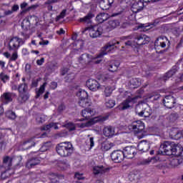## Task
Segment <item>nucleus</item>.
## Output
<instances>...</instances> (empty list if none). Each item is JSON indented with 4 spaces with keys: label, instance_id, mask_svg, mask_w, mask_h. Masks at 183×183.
<instances>
[{
    "label": "nucleus",
    "instance_id": "33",
    "mask_svg": "<svg viewBox=\"0 0 183 183\" xmlns=\"http://www.w3.org/2000/svg\"><path fill=\"white\" fill-rule=\"evenodd\" d=\"M29 99V93L28 92L19 93V100L20 102H26Z\"/></svg>",
    "mask_w": 183,
    "mask_h": 183
},
{
    "label": "nucleus",
    "instance_id": "40",
    "mask_svg": "<svg viewBox=\"0 0 183 183\" xmlns=\"http://www.w3.org/2000/svg\"><path fill=\"white\" fill-rule=\"evenodd\" d=\"M51 145L52 144L51 143V142H46L41 146L40 151L41 152H45V151H48V149L51 148Z\"/></svg>",
    "mask_w": 183,
    "mask_h": 183
},
{
    "label": "nucleus",
    "instance_id": "32",
    "mask_svg": "<svg viewBox=\"0 0 183 183\" xmlns=\"http://www.w3.org/2000/svg\"><path fill=\"white\" fill-rule=\"evenodd\" d=\"M118 66H119V61H112L109 64V71L110 72H115L118 69Z\"/></svg>",
    "mask_w": 183,
    "mask_h": 183
},
{
    "label": "nucleus",
    "instance_id": "56",
    "mask_svg": "<svg viewBox=\"0 0 183 183\" xmlns=\"http://www.w3.org/2000/svg\"><path fill=\"white\" fill-rule=\"evenodd\" d=\"M37 122L42 124V122H45V119H44V116H39L36 118Z\"/></svg>",
    "mask_w": 183,
    "mask_h": 183
},
{
    "label": "nucleus",
    "instance_id": "41",
    "mask_svg": "<svg viewBox=\"0 0 183 183\" xmlns=\"http://www.w3.org/2000/svg\"><path fill=\"white\" fill-rule=\"evenodd\" d=\"M46 86V83H44L39 88V91L36 92V98H39L44 92H45V86Z\"/></svg>",
    "mask_w": 183,
    "mask_h": 183
},
{
    "label": "nucleus",
    "instance_id": "13",
    "mask_svg": "<svg viewBox=\"0 0 183 183\" xmlns=\"http://www.w3.org/2000/svg\"><path fill=\"white\" fill-rule=\"evenodd\" d=\"M122 12V9H120L119 11L114 12L111 16H109V14L107 13H100L99 15L97 16V21H98V22H99L100 24H102V22L107 21V19H109L110 16H118V15H121Z\"/></svg>",
    "mask_w": 183,
    "mask_h": 183
},
{
    "label": "nucleus",
    "instance_id": "5",
    "mask_svg": "<svg viewBox=\"0 0 183 183\" xmlns=\"http://www.w3.org/2000/svg\"><path fill=\"white\" fill-rule=\"evenodd\" d=\"M109 119V115L107 114L105 116H99L90 119L89 121L81 123L80 124H76L79 128H86L97 124V122H105Z\"/></svg>",
    "mask_w": 183,
    "mask_h": 183
},
{
    "label": "nucleus",
    "instance_id": "39",
    "mask_svg": "<svg viewBox=\"0 0 183 183\" xmlns=\"http://www.w3.org/2000/svg\"><path fill=\"white\" fill-rule=\"evenodd\" d=\"M176 73H177V69H173L169 71L164 76V80L167 81L168 79H169V78H171V76H173V75H175Z\"/></svg>",
    "mask_w": 183,
    "mask_h": 183
},
{
    "label": "nucleus",
    "instance_id": "10",
    "mask_svg": "<svg viewBox=\"0 0 183 183\" xmlns=\"http://www.w3.org/2000/svg\"><path fill=\"white\" fill-rule=\"evenodd\" d=\"M144 129L145 124H144V122L140 120L134 121L129 126V129H132L136 134H139V132H142Z\"/></svg>",
    "mask_w": 183,
    "mask_h": 183
},
{
    "label": "nucleus",
    "instance_id": "16",
    "mask_svg": "<svg viewBox=\"0 0 183 183\" xmlns=\"http://www.w3.org/2000/svg\"><path fill=\"white\" fill-rule=\"evenodd\" d=\"M86 86L90 89V91H98V89H101V86L99 85V83L95 79H89L86 82Z\"/></svg>",
    "mask_w": 183,
    "mask_h": 183
},
{
    "label": "nucleus",
    "instance_id": "15",
    "mask_svg": "<svg viewBox=\"0 0 183 183\" xmlns=\"http://www.w3.org/2000/svg\"><path fill=\"white\" fill-rule=\"evenodd\" d=\"M111 158L114 162L119 164V162H122V161H124L125 156L124 154V152L121 150H115L111 154Z\"/></svg>",
    "mask_w": 183,
    "mask_h": 183
},
{
    "label": "nucleus",
    "instance_id": "18",
    "mask_svg": "<svg viewBox=\"0 0 183 183\" xmlns=\"http://www.w3.org/2000/svg\"><path fill=\"white\" fill-rule=\"evenodd\" d=\"M109 171L107 167L104 165H95L93 167V173L94 175H102V174H107Z\"/></svg>",
    "mask_w": 183,
    "mask_h": 183
},
{
    "label": "nucleus",
    "instance_id": "62",
    "mask_svg": "<svg viewBox=\"0 0 183 183\" xmlns=\"http://www.w3.org/2000/svg\"><path fill=\"white\" fill-rule=\"evenodd\" d=\"M50 124H51V128H54V129H59V127H58V123L51 122Z\"/></svg>",
    "mask_w": 183,
    "mask_h": 183
},
{
    "label": "nucleus",
    "instance_id": "4",
    "mask_svg": "<svg viewBox=\"0 0 183 183\" xmlns=\"http://www.w3.org/2000/svg\"><path fill=\"white\" fill-rule=\"evenodd\" d=\"M25 44V40L18 37L14 36L11 38L9 43V48L10 51H15L11 56H10L9 60L11 61H16L18 59V49L21 45Z\"/></svg>",
    "mask_w": 183,
    "mask_h": 183
},
{
    "label": "nucleus",
    "instance_id": "12",
    "mask_svg": "<svg viewBox=\"0 0 183 183\" xmlns=\"http://www.w3.org/2000/svg\"><path fill=\"white\" fill-rule=\"evenodd\" d=\"M141 98V96H129L128 98L120 104V108L122 110L128 109L131 107V104H135L137 99Z\"/></svg>",
    "mask_w": 183,
    "mask_h": 183
},
{
    "label": "nucleus",
    "instance_id": "43",
    "mask_svg": "<svg viewBox=\"0 0 183 183\" xmlns=\"http://www.w3.org/2000/svg\"><path fill=\"white\" fill-rule=\"evenodd\" d=\"M112 91H114V88H112V86H106L105 89H104L105 97H111V95L112 94Z\"/></svg>",
    "mask_w": 183,
    "mask_h": 183
},
{
    "label": "nucleus",
    "instance_id": "11",
    "mask_svg": "<svg viewBox=\"0 0 183 183\" xmlns=\"http://www.w3.org/2000/svg\"><path fill=\"white\" fill-rule=\"evenodd\" d=\"M174 143L171 142H164L160 146L159 151L162 155H172V147Z\"/></svg>",
    "mask_w": 183,
    "mask_h": 183
},
{
    "label": "nucleus",
    "instance_id": "46",
    "mask_svg": "<svg viewBox=\"0 0 183 183\" xmlns=\"http://www.w3.org/2000/svg\"><path fill=\"white\" fill-rule=\"evenodd\" d=\"M66 128L69 129V131H75V128H76V125L74 123L69 122L66 124Z\"/></svg>",
    "mask_w": 183,
    "mask_h": 183
},
{
    "label": "nucleus",
    "instance_id": "20",
    "mask_svg": "<svg viewBox=\"0 0 183 183\" xmlns=\"http://www.w3.org/2000/svg\"><path fill=\"white\" fill-rule=\"evenodd\" d=\"M169 41H168V38L164 36H160L154 42L155 48H158V46H161V48H165L167 46V44Z\"/></svg>",
    "mask_w": 183,
    "mask_h": 183
},
{
    "label": "nucleus",
    "instance_id": "58",
    "mask_svg": "<svg viewBox=\"0 0 183 183\" xmlns=\"http://www.w3.org/2000/svg\"><path fill=\"white\" fill-rule=\"evenodd\" d=\"M175 139H181L182 138V132H178L176 134H174Z\"/></svg>",
    "mask_w": 183,
    "mask_h": 183
},
{
    "label": "nucleus",
    "instance_id": "29",
    "mask_svg": "<svg viewBox=\"0 0 183 183\" xmlns=\"http://www.w3.org/2000/svg\"><path fill=\"white\" fill-rule=\"evenodd\" d=\"M39 162H41V160H39V159L34 157L28 160L26 164V168L31 169L33 168V167H35V165H38Z\"/></svg>",
    "mask_w": 183,
    "mask_h": 183
},
{
    "label": "nucleus",
    "instance_id": "60",
    "mask_svg": "<svg viewBox=\"0 0 183 183\" xmlns=\"http://www.w3.org/2000/svg\"><path fill=\"white\" fill-rule=\"evenodd\" d=\"M44 62H45V59L44 58H41V59H38L36 61L37 65H39V66L42 65V64H44Z\"/></svg>",
    "mask_w": 183,
    "mask_h": 183
},
{
    "label": "nucleus",
    "instance_id": "28",
    "mask_svg": "<svg viewBox=\"0 0 183 183\" xmlns=\"http://www.w3.org/2000/svg\"><path fill=\"white\" fill-rule=\"evenodd\" d=\"M81 115L83 118L88 119L91 117L95 115V110L91 109H86L81 111Z\"/></svg>",
    "mask_w": 183,
    "mask_h": 183
},
{
    "label": "nucleus",
    "instance_id": "31",
    "mask_svg": "<svg viewBox=\"0 0 183 183\" xmlns=\"http://www.w3.org/2000/svg\"><path fill=\"white\" fill-rule=\"evenodd\" d=\"M94 15L92 13H89L86 16L83 18H80L79 19V22H82L83 24H91V19L94 18Z\"/></svg>",
    "mask_w": 183,
    "mask_h": 183
},
{
    "label": "nucleus",
    "instance_id": "55",
    "mask_svg": "<svg viewBox=\"0 0 183 183\" xmlns=\"http://www.w3.org/2000/svg\"><path fill=\"white\" fill-rule=\"evenodd\" d=\"M150 164H157L158 162L159 159L157 157H149Z\"/></svg>",
    "mask_w": 183,
    "mask_h": 183
},
{
    "label": "nucleus",
    "instance_id": "64",
    "mask_svg": "<svg viewBox=\"0 0 183 183\" xmlns=\"http://www.w3.org/2000/svg\"><path fill=\"white\" fill-rule=\"evenodd\" d=\"M74 78H75V74H68V76H67L68 81H72V79H74Z\"/></svg>",
    "mask_w": 183,
    "mask_h": 183
},
{
    "label": "nucleus",
    "instance_id": "63",
    "mask_svg": "<svg viewBox=\"0 0 183 183\" xmlns=\"http://www.w3.org/2000/svg\"><path fill=\"white\" fill-rule=\"evenodd\" d=\"M59 1H61V0H47L46 1V4H56V3L59 2Z\"/></svg>",
    "mask_w": 183,
    "mask_h": 183
},
{
    "label": "nucleus",
    "instance_id": "61",
    "mask_svg": "<svg viewBox=\"0 0 183 183\" xmlns=\"http://www.w3.org/2000/svg\"><path fill=\"white\" fill-rule=\"evenodd\" d=\"M18 9H19V6H18V4H15L11 7V11H13V12H16Z\"/></svg>",
    "mask_w": 183,
    "mask_h": 183
},
{
    "label": "nucleus",
    "instance_id": "27",
    "mask_svg": "<svg viewBox=\"0 0 183 183\" xmlns=\"http://www.w3.org/2000/svg\"><path fill=\"white\" fill-rule=\"evenodd\" d=\"M137 148L141 152H147L150 148V145L147 142H141L139 143Z\"/></svg>",
    "mask_w": 183,
    "mask_h": 183
},
{
    "label": "nucleus",
    "instance_id": "3",
    "mask_svg": "<svg viewBox=\"0 0 183 183\" xmlns=\"http://www.w3.org/2000/svg\"><path fill=\"white\" fill-rule=\"evenodd\" d=\"M56 151L60 157L66 158L74 154V146L69 142L59 143L56 147Z\"/></svg>",
    "mask_w": 183,
    "mask_h": 183
},
{
    "label": "nucleus",
    "instance_id": "34",
    "mask_svg": "<svg viewBox=\"0 0 183 183\" xmlns=\"http://www.w3.org/2000/svg\"><path fill=\"white\" fill-rule=\"evenodd\" d=\"M76 97H79V99L88 98V92L82 89H79L76 92Z\"/></svg>",
    "mask_w": 183,
    "mask_h": 183
},
{
    "label": "nucleus",
    "instance_id": "59",
    "mask_svg": "<svg viewBox=\"0 0 183 183\" xmlns=\"http://www.w3.org/2000/svg\"><path fill=\"white\" fill-rule=\"evenodd\" d=\"M141 164H142V165H149V164H151L149 162V157L148 159H143L141 162Z\"/></svg>",
    "mask_w": 183,
    "mask_h": 183
},
{
    "label": "nucleus",
    "instance_id": "22",
    "mask_svg": "<svg viewBox=\"0 0 183 183\" xmlns=\"http://www.w3.org/2000/svg\"><path fill=\"white\" fill-rule=\"evenodd\" d=\"M117 26H119V21L118 20H109L104 25V28L108 32L112 31V29H115Z\"/></svg>",
    "mask_w": 183,
    "mask_h": 183
},
{
    "label": "nucleus",
    "instance_id": "9",
    "mask_svg": "<svg viewBox=\"0 0 183 183\" xmlns=\"http://www.w3.org/2000/svg\"><path fill=\"white\" fill-rule=\"evenodd\" d=\"M16 97V94L14 92H6L3 93L0 97V102L2 105H8V104L14 101V98Z\"/></svg>",
    "mask_w": 183,
    "mask_h": 183
},
{
    "label": "nucleus",
    "instance_id": "37",
    "mask_svg": "<svg viewBox=\"0 0 183 183\" xmlns=\"http://www.w3.org/2000/svg\"><path fill=\"white\" fill-rule=\"evenodd\" d=\"M130 84L134 86V88H138L141 85V80L139 79H132L130 80Z\"/></svg>",
    "mask_w": 183,
    "mask_h": 183
},
{
    "label": "nucleus",
    "instance_id": "57",
    "mask_svg": "<svg viewBox=\"0 0 183 183\" xmlns=\"http://www.w3.org/2000/svg\"><path fill=\"white\" fill-rule=\"evenodd\" d=\"M51 125H52V124H51V123L49 124H47V125H44V126L41 128V129H42L43 131H49V129H51V128H52Z\"/></svg>",
    "mask_w": 183,
    "mask_h": 183
},
{
    "label": "nucleus",
    "instance_id": "45",
    "mask_svg": "<svg viewBox=\"0 0 183 183\" xmlns=\"http://www.w3.org/2000/svg\"><path fill=\"white\" fill-rule=\"evenodd\" d=\"M128 178L131 182H134L138 180V176L137 174H134L133 172H130Z\"/></svg>",
    "mask_w": 183,
    "mask_h": 183
},
{
    "label": "nucleus",
    "instance_id": "7",
    "mask_svg": "<svg viewBox=\"0 0 183 183\" xmlns=\"http://www.w3.org/2000/svg\"><path fill=\"white\" fill-rule=\"evenodd\" d=\"M84 31H89L91 38H98L104 34V27L102 24H97L92 27H86Z\"/></svg>",
    "mask_w": 183,
    "mask_h": 183
},
{
    "label": "nucleus",
    "instance_id": "19",
    "mask_svg": "<svg viewBox=\"0 0 183 183\" xmlns=\"http://www.w3.org/2000/svg\"><path fill=\"white\" fill-rule=\"evenodd\" d=\"M176 103L177 102L175 101V98L171 95L166 96L164 99H163V104L164 107L169 109H171V108H174V105H175Z\"/></svg>",
    "mask_w": 183,
    "mask_h": 183
},
{
    "label": "nucleus",
    "instance_id": "1",
    "mask_svg": "<svg viewBox=\"0 0 183 183\" xmlns=\"http://www.w3.org/2000/svg\"><path fill=\"white\" fill-rule=\"evenodd\" d=\"M117 44H119V41H117V40L109 41L104 48L102 49L101 53L96 57H93L88 54H84L79 57L78 61L79 64H89L92 61H94V64H100L101 61H102L101 59L104 58V55H107V54L112 52L115 48V45Z\"/></svg>",
    "mask_w": 183,
    "mask_h": 183
},
{
    "label": "nucleus",
    "instance_id": "2",
    "mask_svg": "<svg viewBox=\"0 0 183 183\" xmlns=\"http://www.w3.org/2000/svg\"><path fill=\"white\" fill-rule=\"evenodd\" d=\"M14 161H18L21 162L22 161V156H17L16 157L12 159L9 156H6L3 158V163H1V169H3L4 172L1 173V178L5 179V178H8L14 174V169H11L12 167V162Z\"/></svg>",
    "mask_w": 183,
    "mask_h": 183
},
{
    "label": "nucleus",
    "instance_id": "14",
    "mask_svg": "<svg viewBox=\"0 0 183 183\" xmlns=\"http://www.w3.org/2000/svg\"><path fill=\"white\" fill-rule=\"evenodd\" d=\"M122 152L124 155V158L131 159L137 154V148L134 146H128L126 147Z\"/></svg>",
    "mask_w": 183,
    "mask_h": 183
},
{
    "label": "nucleus",
    "instance_id": "6",
    "mask_svg": "<svg viewBox=\"0 0 183 183\" xmlns=\"http://www.w3.org/2000/svg\"><path fill=\"white\" fill-rule=\"evenodd\" d=\"M136 114H137L139 117L148 118L151 116V114H152V110H151L147 104H139L136 107Z\"/></svg>",
    "mask_w": 183,
    "mask_h": 183
},
{
    "label": "nucleus",
    "instance_id": "8",
    "mask_svg": "<svg viewBox=\"0 0 183 183\" xmlns=\"http://www.w3.org/2000/svg\"><path fill=\"white\" fill-rule=\"evenodd\" d=\"M155 2V0H139L138 2L134 3L132 6V12L137 14V12H139L144 9V6H147L148 4H152Z\"/></svg>",
    "mask_w": 183,
    "mask_h": 183
},
{
    "label": "nucleus",
    "instance_id": "51",
    "mask_svg": "<svg viewBox=\"0 0 183 183\" xmlns=\"http://www.w3.org/2000/svg\"><path fill=\"white\" fill-rule=\"evenodd\" d=\"M102 151H109V149H111V146H109V143H102Z\"/></svg>",
    "mask_w": 183,
    "mask_h": 183
},
{
    "label": "nucleus",
    "instance_id": "36",
    "mask_svg": "<svg viewBox=\"0 0 183 183\" xmlns=\"http://www.w3.org/2000/svg\"><path fill=\"white\" fill-rule=\"evenodd\" d=\"M31 26V23L29 22V19H24L21 23V28L23 29H25L26 31H28Z\"/></svg>",
    "mask_w": 183,
    "mask_h": 183
},
{
    "label": "nucleus",
    "instance_id": "23",
    "mask_svg": "<svg viewBox=\"0 0 183 183\" xmlns=\"http://www.w3.org/2000/svg\"><path fill=\"white\" fill-rule=\"evenodd\" d=\"M56 167L59 171H66L71 168V165L67 160H59L56 163Z\"/></svg>",
    "mask_w": 183,
    "mask_h": 183
},
{
    "label": "nucleus",
    "instance_id": "24",
    "mask_svg": "<svg viewBox=\"0 0 183 183\" xmlns=\"http://www.w3.org/2000/svg\"><path fill=\"white\" fill-rule=\"evenodd\" d=\"M32 147H35V138L24 141L21 144V147L24 150L29 149V148H32Z\"/></svg>",
    "mask_w": 183,
    "mask_h": 183
},
{
    "label": "nucleus",
    "instance_id": "30",
    "mask_svg": "<svg viewBox=\"0 0 183 183\" xmlns=\"http://www.w3.org/2000/svg\"><path fill=\"white\" fill-rule=\"evenodd\" d=\"M79 104L82 108H86V107H91V100L88 97L84 99H79Z\"/></svg>",
    "mask_w": 183,
    "mask_h": 183
},
{
    "label": "nucleus",
    "instance_id": "21",
    "mask_svg": "<svg viewBox=\"0 0 183 183\" xmlns=\"http://www.w3.org/2000/svg\"><path fill=\"white\" fill-rule=\"evenodd\" d=\"M183 148L181 144H177L173 143V147L172 148V155L174 157H182Z\"/></svg>",
    "mask_w": 183,
    "mask_h": 183
},
{
    "label": "nucleus",
    "instance_id": "44",
    "mask_svg": "<svg viewBox=\"0 0 183 183\" xmlns=\"http://www.w3.org/2000/svg\"><path fill=\"white\" fill-rule=\"evenodd\" d=\"M6 117L9 118V119H15V118H16V114H15V112L9 110L6 112Z\"/></svg>",
    "mask_w": 183,
    "mask_h": 183
},
{
    "label": "nucleus",
    "instance_id": "48",
    "mask_svg": "<svg viewBox=\"0 0 183 183\" xmlns=\"http://www.w3.org/2000/svg\"><path fill=\"white\" fill-rule=\"evenodd\" d=\"M107 108H114L115 107V102L113 99H110L106 102Z\"/></svg>",
    "mask_w": 183,
    "mask_h": 183
},
{
    "label": "nucleus",
    "instance_id": "26",
    "mask_svg": "<svg viewBox=\"0 0 183 183\" xmlns=\"http://www.w3.org/2000/svg\"><path fill=\"white\" fill-rule=\"evenodd\" d=\"M103 134L104 137H107L108 138H111V137H114L115 135V129L111 126H107L103 129Z\"/></svg>",
    "mask_w": 183,
    "mask_h": 183
},
{
    "label": "nucleus",
    "instance_id": "49",
    "mask_svg": "<svg viewBox=\"0 0 183 183\" xmlns=\"http://www.w3.org/2000/svg\"><path fill=\"white\" fill-rule=\"evenodd\" d=\"M139 29H142V31H144V32H145V31H149V29H151V26H148L147 24H139L138 26Z\"/></svg>",
    "mask_w": 183,
    "mask_h": 183
},
{
    "label": "nucleus",
    "instance_id": "52",
    "mask_svg": "<svg viewBox=\"0 0 183 183\" xmlns=\"http://www.w3.org/2000/svg\"><path fill=\"white\" fill-rule=\"evenodd\" d=\"M87 143L89 145L90 148H94V147H95V142L94 141V137H89L87 139Z\"/></svg>",
    "mask_w": 183,
    "mask_h": 183
},
{
    "label": "nucleus",
    "instance_id": "54",
    "mask_svg": "<svg viewBox=\"0 0 183 183\" xmlns=\"http://www.w3.org/2000/svg\"><path fill=\"white\" fill-rule=\"evenodd\" d=\"M99 79L105 82V81H107V79H109V74H103L102 75Z\"/></svg>",
    "mask_w": 183,
    "mask_h": 183
},
{
    "label": "nucleus",
    "instance_id": "42",
    "mask_svg": "<svg viewBox=\"0 0 183 183\" xmlns=\"http://www.w3.org/2000/svg\"><path fill=\"white\" fill-rule=\"evenodd\" d=\"M49 179H50L51 183H58V179H59L58 175H56V174L54 173L50 174L49 176Z\"/></svg>",
    "mask_w": 183,
    "mask_h": 183
},
{
    "label": "nucleus",
    "instance_id": "35",
    "mask_svg": "<svg viewBox=\"0 0 183 183\" xmlns=\"http://www.w3.org/2000/svg\"><path fill=\"white\" fill-rule=\"evenodd\" d=\"M183 162V158L182 156H176V158H174L172 161V165L174 167H178V165H181V163Z\"/></svg>",
    "mask_w": 183,
    "mask_h": 183
},
{
    "label": "nucleus",
    "instance_id": "25",
    "mask_svg": "<svg viewBox=\"0 0 183 183\" xmlns=\"http://www.w3.org/2000/svg\"><path fill=\"white\" fill-rule=\"evenodd\" d=\"M114 4V0H101L99 6L103 11H107L111 8V5Z\"/></svg>",
    "mask_w": 183,
    "mask_h": 183
},
{
    "label": "nucleus",
    "instance_id": "50",
    "mask_svg": "<svg viewBox=\"0 0 183 183\" xmlns=\"http://www.w3.org/2000/svg\"><path fill=\"white\" fill-rule=\"evenodd\" d=\"M0 79L1 81H3L4 82V84H5V82H6L7 81H9V76H8V75H6V74H5L4 73H1L0 74Z\"/></svg>",
    "mask_w": 183,
    "mask_h": 183
},
{
    "label": "nucleus",
    "instance_id": "38",
    "mask_svg": "<svg viewBox=\"0 0 183 183\" xmlns=\"http://www.w3.org/2000/svg\"><path fill=\"white\" fill-rule=\"evenodd\" d=\"M18 91L19 94L28 92V85L25 83L20 84L18 87Z\"/></svg>",
    "mask_w": 183,
    "mask_h": 183
},
{
    "label": "nucleus",
    "instance_id": "17",
    "mask_svg": "<svg viewBox=\"0 0 183 183\" xmlns=\"http://www.w3.org/2000/svg\"><path fill=\"white\" fill-rule=\"evenodd\" d=\"M149 41H151V38L145 34L139 35L134 39V42L137 45H145Z\"/></svg>",
    "mask_w": 183,
    "mask_h": 183
},
{
    "label": "nucleus",
    "instance_id": "53",
    "mask_svg": "<svg viewBox=\"0 0 183 183\" xmlns=\"http://www.w3.org/2000/svg\"><path fill=\"white\" fill-rule=\"evenodd\" d=\"M75 178L79 180L85 179V177H84V174L79 173L75 174Z\"/></svg>",
    "mask_w": 183,
    "mask_h": 183
},
{
    "label": "nucleus",
    "instance_id": "47",
    "mask_svg": "<svg viewBox=\"0 0 183 183\" xmlns=\"http://www.w3.org/2000/svg\"><path fill=\"white\" fill-rule=\"evenodd\" d=\"M66 16V9H64L59 16H56V21H59V19H63Z\"/></svg>",
    "mask_w": 183,
    "mask_h": 183
}]
</instances>
